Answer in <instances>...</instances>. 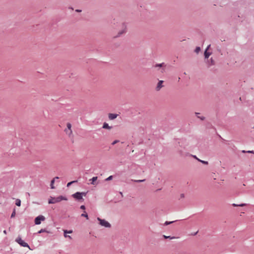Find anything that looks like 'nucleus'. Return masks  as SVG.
Wrapping results in <instances>:
<instances>
[{
	"label": "nucleus",
	"instance_id": "72a5a7b5",
	"mask_svg": "<svg viewBox=\"0 0 254 254\" xmlns=\"http://www.w3.org/2000/svg\"><path fill=\"white\" fill-rule=\"evenodd\" d=\"M125 32V31H123L122 32H120V34H122V33H124Z\"/></svg>",
	"mask_w": 254,
	"mask_h": 254
},
{
	"label": "nucleus",
	"instance_id": "f3484780",
	"mask_svg": "<svg viewBox=\"0 0 254 254\" xmlns=\"http://www.w3.org/2000/svg\"><path fill=\"white\" fill-rule=\"evenodd\" d=\"M81 216H82V217H86V219H88V215H87V214L86 213V212H85V211H84V213H82V214H81Z\"/></svg>",
	"mask_w": 254,
	"mask_h": 254
},
{
	"label": "nucleus",
	"instance_id": "412c9836",
	"mask_svg": "<svg viewBox=\"0 0 254 254\" xmlns=\"http://www.w3.org/2000/svg\"><path fill=\"white\" fill-rule=\"evenodd\" d=\"M200 48L199 47H197L196 48V49L195 50V52L196 53H198L200 51Z\"/></svg>",
	"mask_w": 254,
	"mask_h": 254
},
{
	"label": "nucleus",
	"instance_id": "f03ea898",
	"mask_svg": "<svg viewBox=\"0 0 254 254\" xmlns=\"http://www.w3.org/2000/svg\"><path fill=\"white\" fill-rule=\"evenodd\" d=\"M97 220L99 222V224L103 227H106V228H110L111 227V224L106 220L105 219H102L100 218H97Z\"/></svg>",
	"mask_w": 254,
	"mask_h": 254
},
{
	"label": "nucleus",
	"instance_id": "f257e3e1",
	"mask_svg": "<svg viewBox=\"0 0 254 254\" xmlns=\"http://www.w3.org/2000/svg\"><path fill=\"white\" fill-rule=\"evenodd\" d=\"M66 197L63 196H59L56 197L51 196L48 200L49 204H54L61 201L62 200H66Z\"/></svg>",
	"mask_w": 254,
	"mask_h": 254
},
{
	"label": "nucleus",
	"instance_id": "f704fd0d",
	"mask_svg": "<svg viewBox=\"0 0 254 254\" xmlns=\"http://www.w3.org/2000/svg\"><path fill=\"white\" fill-rule=\"evenodd\" d=\"M248 153H253V151H248Z\"/></svg>",
	"mask_w": 254,
	"mask_h": 254
},
{
	"label": "nucleus",
	"instance_id": "39448f33",
	"mask_svg": "<svg viewBox=\"0 0 254 254\" xmlns=\"http://www.w3.org/2000/svg\"><path fill=\"white\" fill-rule=\"evenodd\" d=\"M45 218L43 215H39L35 219V223L36 225H39L41 224L42 221H44Z\"/></svg>",
	"mask_w": 254,
	"mask_h": 254
},
{
	"label": "nucleus",
	"instance_id": "7ed1b4c3",
	"mask_svg": "<svg viewBox=\"0 0 254 254\" xmlns=\"http://www.w3.org/2000/svg\"><path fill=\"white\" fill-rule=\"evenodd\" d=\"M86 194V192H77L74 194H73L72 195V196H73V197H74V198L76 199H78V200H80V199H82V197L83 196H85Z\"/></svg>",
	"mask_w": 254,
	"mask_h": 254
},
{
	"label": "nucleus",
	"instance_id": "c756f323",
	"mask_svg": "<svg viewBox=\"0 0 254 254\" xmlns=\"http://www.w3.org/2000/svg\"><path fill=\"white\" fill-rule=\"evenodd\" d=\"M210 45H209L207 46V48H206V50H207V51H208V50L209 49V48H210Z\"/></svg>",
	"mask_w": 254,
	"mask_h": 254
},
{
	"label": "nucleus",
	"instance_id": "2eb2a0df",
	"mask_svg": "<svg viewBox=\"0 0 254 254\" xmlns=\"http://www.w3.org/2000/svg\"><path fill=\"white\" fill-rule=\"evenodd\" d=\"M15 204L18 206H20L21 205V200L19 199H17L16 200Z\"/></svg>",
	"mask_w": 254,
	"mask_h": 254
},
{
	"label": "nucleus",
	"instance_id": "20e7f679",
	"mask_svg": "<svg viewBox=\"0 0 254 254\" xmlns=\"http://www.w3.org/2000/svg\"><path fill=\"white\" fill-rule=\"evenodd\" d=\"M15 241L18 243L20 245L23 247H27L29 249H30V247L27 243L24 242L20 237H18L16 240Z\"/></svg>",
	"mask_w": 254,
	"mask_h": 254
},
{
	"label": "nucleus",
	"instance_id": "5701e85b",
	"mask_svg": "<svg viewBox=\"0 0 254 254\" xmlns=\"http://www.w3.org/2000/svg\"><path fill=\"white\" fill-rule=\"evenodd\" d=\"M75 182H76V181H72V182L68 183L67 184V187L70 186L72 183H74Z\"/></svg>",
	"mask_w": 254,
	"mask_h": 254
},
{
	"label": "nucleus",
	"instance_id": "aec40b11",
	"mask_svg": "<svg viewBox=\"0 0 254 254\" xmlns=\"http://www.w3.org/2000/svg\"><path fill=\"white\" fill-rule=\"evenodd\" d=\"M174 222V221H170V222H169V221H166V222H165V223H164V225H169V224H170L173 223Z\"/></svg>",
	"mask_w": 254,
	"mask_h": 254
},
{
	"label": "nucleus",
	"instance_id": "cd10ccee",
	"mask_svg": "<svg viewBox=\"0 0 254 254\" xmlns=\"http://www.w3.org/2000/svg\"><path fill=\"white\" fill-rule=\"evenodd\" d=\"M45 231H45V229H41V230L38 232V233H42V232H45Z\"/></svg>",
	"mask_w": 254,
	"mask_h": 254
},
{
	"label": "nucleus",
	"instance_id": "b1692460",
	"mask_svg": "<svg viewBox=\"0 0 254 254\" xmlns=\"http://www.w3.org/2000/svg\"><path fill=\"white\" fill-rule=\"evenodd\" d=\"M113 178V176H109L108 178H107L106 179V181H110Z\"/></svg>",
	"mask_w": 254,
	"mask_h": 254
},
{
	"label": "nucleus",
	"instance_id": "423d86ee",
	"mask_svg": "<svg viewBox=\"0 0 254 254\" xmlns=\"http://www.w3.org/2000/svg\"><path fill=\"white\" fill-rule=\"evenodd\" d=\"M163 82H164L163 80H159V82H158L157 86L155 88V89L156 91H159L163 87H164V85L163 84Z\"/></svg>",
	"mask_w": 254,
	"mask_h": 254
},
{
	"label": "nucleus",
	"instance_id": "2f4dec72",
	"mask_svg": "<svg viewBox=\"0 0 254 254\" xmlns=\"http://www.w3.org/2000/svg\"><path fill=\"white\" fill-rule=\"evenodd\" d=\"M181 197H184V194H182L181 195Z\"/></svg>",
	"mask_w": 254,
	"mask_h": 254
},
{
	"label": "nucleus",
	"instance_id": "1a4fd4ad",
	"mask_svg": "<svg viewBox=\"0 0 254 254\" xmlns=\"http://www.w3.org/2000/svg\"><path fill=\"white\" fill-rule=\"evenodd\" d=\"M64 131L68 136H70L72 134V131L71 129H69L68 128H65Z\"/></svg>",
	"mask_w": 254,
	"mask_h": 254
},
{
	"label": "nucleus",
	"instance_id": "9d476101",
	"mask_svg": "<svg viewBox=\"0 0 254 254\" xmlns=\"http://www.w3.org/2000/svg\"><path fill=\"white\" fill-rule=\"evenodd\" d=\"M59 179L58 177H56L51 181V189H55V187L54 186V184L55 183V179Z\"/></svg>",
	"mask_w": 254,
	"mask_h": 254
},
{
	"label": "nucleus",
	"instance_id": "f8f14e48",
	"mask_svg": "<svg viewBox=\"0 0 254 254\" xmlns=\"http://www.w3.org/2000/svg\"><path fill=\"white\" fill-rule=\"evenodd\" d=\"M103 128H105V129H111L112 127L109 126V125L107 123H105L103 124Z\"/></svg>",
	"mask_w": 254,
	"mask_h": 254
},
{
	"label": "nucleus",
	"instance_id": "6ab92c4d",
	"mask_svg": "<svg viewBox=\"0 0 254 254\" xmlns=\"http://www.w3.org/2000/svg\"><path fill=\"white\" fill-rule=\"evenodd\" d=\"M67 128L68 129H71V125L70 123H68L66 125Z\"/></svg>",
	"mask_w": 254,
	"mask_h": 254
},
{
	"label": "nucleus",
	"instance_id": "a878e982",
	"mask_svg": "<svg viewBox=\"0 0 254 254\" xmlns=\"http://www.w3.org/2000/svg\"><path fill=\"white\" fill-rule=\"evenodd\" d=\"M119 141L118 140H116L115 141H114L113 142H112V145H115V144H116L117 143L119 142Z\"/></svg>",
	"mask_w": 254,
	"mask_h": 254
},
{
	"label": "nucleus",
	"instance_id": "ddd939ff",
	"mask_svg": "<svg viewBox=\"0 0 254 254\" xmlns=\"http://www.w3.org/2000/svg\"><path fill=\"white\" fill-rule=\"evenodd\" d=\"M211 54V53L208 52L207 50H205V51L204 52V57L205 58H208Z\"/></svg>",
	"mask_w": 254,
	"mask_h": 254
},
{
	"label": "nucleus",
	"instance_id": "4468645a",
	"mask_svg": "<svg viewBox=\"0 0 254 254\" xmlns=\"http://www.w3.org/2000/svg\"><path fill=\"white\" fill-rule=\"evenodd\" d=\"M232 205L234 207H236V206H241V207H243V206H245L246 205V204L245 203H241V204H235V203H233L232 204Z\"/></svg>",
	"mask_w": 254,
	"mask_h": 254
},
{
	"label": "nucleus",
	"instance_id": "a211bd4d",
	"mask_svg": "<svg viewBox=\"0 0 254 254\" xmlns=\"http://www.w3.org/2000/svg\"><path fill=\"white\" fill-rule=\"evenodd\" d=\"M198 161L201 162L202 163L205 164V165H207L208 164V162L207 161H203V160H201L200 159H198Z\"/></svg>",
	"mask_w": 254,
	"mask_h": 254
},
{
	"label": "nucleus",
	"instance_id": "e433bc0d",
	"mask_svg": "<svg viewBox=\"0 0 254 254\" xmlns=\"http://www.w3.org/2000/svg\"><path fill=\"white\" fill-rule=\"evenodd\" d=\"M76 11H78V12L80 11V10H77Z\"/></svg>",
	"mask_w": 254,
	"mask_h": 254
},
{
	"label": "nucleus",
	"instance_id": "6e6552de",
	"mask_svg": "<svg viewBox=\"0 0 254 254\" xmlns=\"http://www.w3.org/2000/svg\"><path fill=\"white\" fill-rule=\"evenodd\" d=\"M118 116L117 114L110 113L109 114V119L111 120L115 119Z\"/></svg>",
	"mask_w": 254,
	"mask_h": 254
},
{
	"label": "nucleus",
	"instance_id": "7c9ffc66",
	"mask_svg": "<svg viewBox=\"0 0 254 254\" xmlns=\"http://www.w3.org/2000/svg\"><path fill=\"white\" fill-rule=\"evenodd\" d=\"M193 157L196 159L197 160H198V159H199L196 156H193Z\"/></svg>",
	"mask_w": 254,
	"mask_h": 254
},
{
	"label": "nucleus",
	"instance_id": "9b49d317",
	"mask_svg": "<svg viewBox=\"0 0 254 254\" xmlns=\"http://www.w3.org/2000/svg\"><path fill=\"white\" fill-rule=\"evenodd\" d=\"M97 177H94L91 179H90V181H91V184L93 185H96L95 182L97 181Z\"/></svg>",
	"mask_w": 254,
	"mask_h": 254
},
{
	"label": "nucleus",
	"instance_id": "393cba45",
	"mask_svg": "<svg viewBox=\"0 0 254 254\" xmlns=\"http://www.w3.org/2000/svg\"><path fill=\"white\" fill-rule=\"evenodd\" d=\"M163 64H157L155 65V67H162L163 66Z\"/></svg>",
	"mask_w": 254,
	"mask_h": 254
},
{
	"label": "nucleus",
	"instance_id": "0eeeda50",
	"mask_svg": "<svg viewBox=\"0 0 254 254\" xmlns=\"http://www.w3.org/2000/svg\"><path fill=\"white\" fill-rule=\"evenodd\" d=\"M64 237L65 238H69L70 239H71V237L69 236V235H67V233H69V234H71L72 233V230H69V231H67V230H64Z\"/></svg>",
	"mask_w": 254,
	"mask_h": 254
},
{
	"label": "nucleus",
	"instance_id": "473e14b6",
	"mask_svg": "<svg viewBox=\"0 0 254 254\" xmlns=\"http://www.w3.org/2000/svg\"><path fill=\"white\" fill-rule=\"evenodd\" d=\"M3 233L5 234H6V230H4L3 231Z\"/></svg>",
	"mask_w": 254,
	"mask_h": 254
},
{
	"label": "nucleus",
	"instance_id": "dca6fc26",
	"mask_svg": "<svg viewBox=\"0 0 254 254\" xmlns=\"http://www.w3.org/2000/svg\"><path fill=\"white\" fill-rule=\"evenodd\" d=\"M163 237L165 238V239H176V238L175 237H171V236H167L166 235H163Z\"/></svg>",
	"mask_w": 254,
	"mask_h": 254
},
{
	"label": "nucleus",
	"instance_id": "c9c22d12",
	"mask_svg": "<svg viewBox=\"0 0 254 254\" xmlns=\"http://www.w3.org/2000/svg\"><path fill=\"white\" fill-rule=\"evenodd\" d=\"M201 120H203L204 119V118H201Z\"/></svg>",
	"mask_w": 254,
	"mask_h": 254
},
{
	"label": "nucleus",
	"instance_id": "bb28decb",
	"mask_svg": "<svg viewBox=\"0 0 254 254\" xmlns=\"http://www.w3.org/2000/svg\"><path fill=\"white\" fill-rule=\"evenodd\" d=\"M136 182H141L144 181V180H135L134 181Z\"/></svg>",
	"mask_w": 254,
	"mask_h": 254
},
{
	"label": "nucleus",
	"instance_id": "4be33fe9",
	"mask_svg": "<svg viewBox=\"0 0 254 254\" xmlns=\"http://www.w3.org/2000/svg\"><path fill=\"white\" fill-rule=\"evenodd\" d=\"M15 215V210L14 209L12 214H11V217L12 218V217H14Z\"/></svg>",
	"mask_w": 254,
	"mask_h": 254
},
{
	"label": "nucleus",
	"instance_id": "c85d7f7f",
	"mask_svg": "<svg viewBox=\"0 0 254 254\" xmlns=\"http://www.w3.org/2000/svg\"><path fill=\"white\" fill-rule=\"evenodd\" d=\"M80 208H81V209H83V210H84V209H85V206H84V205H81V206H80Z\"/></svg>",
	"mask_w": 254,
	"mask_h": 254
}]
</instances>
